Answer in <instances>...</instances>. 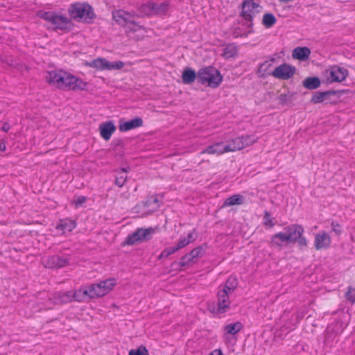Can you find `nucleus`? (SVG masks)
Returning a JSON list of instances; mask_svg holds the SVG:
<instances>
[{
	"label": "nucleus",
	"instance_id": "nucleus-1",
	"mask_svg": "<svg viewBox=\"0 0 355 355\" xmlns=\"http://www.w3.org/2000/svg\"><path fill=\"white\" fill-rule=\"evenodd\" d=\"M71 19L78 22L91 24L97 17L93 7L87 2H75L68 8Z\"/></svg>",
	"mask_w": 355,
	"mask_h": 355
},
{
	"label": "nucleus",
	"instance_id": "nucleus-2",
	"mask_svg": "<svg viewBox=\"0 0 355 355\" xmlns=\"http://www.w3.org/2000/svg\"><path fill=\"white\" fill-rule=\"evenodd\" d=\"M89 84L83 79L60 70L57 88L64 91H88Z\"/></svg>",
	"mask_w": 355,
	"mask_h": 355
},
{
	"label": "nucleus",
	"instance_id": "nucleus-3",
	"mask_svg": "<svg viewBox=\"0 0 355 355\" xmlns=\"http://www.w3.org/2000/svg\"><path fill=\"white\" fill-rule=\"evenodd\" d=\"M223 80L220 71L213 66H207L198 69V83L210 88H218Z\"/></svg>",
	"mask_w": 355,
	"mask_h": 355
},
{
	"label": "nucleus",
	"instance_id": "nucleus-4",
	"mask_svg": "<svg viewBox=\"0 0 355 355\" xmlns=\"http://www.w3.org/2000/svg\"><path fill=\"white\" fill-rule=\"evenodd\" d=\"M288 239V244L297 243L300 250L306 248L308 241L303 236L304 230L303 227L298 224H291L284 228Z\"/></svg>",
	"mask_w": 355,
	"mask_h": 355
},
{
	"label": "nucleus",
	"instance_id": "nucleus-5",
	"mask_svg": "<svg viewBox=\"0 0 355 355\" xmlns=\"http://www.w3.org/2000/svg\"><path fill=\"white\" fill-rule=\"evenodd\" d=\"M116 282L114 278H110L101 281L97 284H92L89 286V293H90V299L103 297L111 291L116 286Z\"/></svg>",
	"mask_w": 355,
	"mask_h": 355
},
{
	"label": "nucleus",
	"instance_id": "nucleus-6",
	"mask_svg": "<svg viewBox=\"0 0 355 355\" xmlns=\"http://www.w3.org/2000/svg\"><path fill=\"white\" fill-rule=\"evenodd\" d=\"M155 232V230L153 227L137 228L131 234H129L125 241L122 243V245H132L137 243L147 241L152 239L153 234Z\"/></svg>",
	"mask_w": 355,
	"mask_h": 355
},
{
	"label": "nucleus",
	"instance_id": "nucleus-7",
	"mask_svg": "<svg viewBox=\"0 0 355 355\" xmlns=\"http://www.w3.org/2000/svg\"><path fill=\"white\" fill-rule=\"evenodd\" d=\"M240 8H241V11L239 16L245 21H249L250 24L248 26V28H252V27H253L252 21L254 16L256 13L260 12L259 10L257 9L259 8H261V6L254 0H243Z\"/></svg>",
	"mask_w": 355,
	"mask_h": 355
},
{
	"label": "nucleus",
	"instance_id": "nucleus-8",
	"mask_svg": "<svg viewBox=\"0 0 355 355\" xmlns=\"http://www.w3.org/2000/svg\"><path fill=\"white\" fill-rule=\"evenodd\" d=\"M295 72L296 67L295 66L283 63L277 67L272 71L268 73V75L280 80H288L293 76Z\"/></svg>",
	"mask_w": 355,
	"mask_h": 355
},
{
	"label": "nucleus",
	"instance_id": "nucleus-9",
	"mask_svg": "<svg viewBox=\"0 0 355 355\" xmlns=\"http://www.w3.org/2000/svg\"><path fill=\"white\" fill-rule=\"evenodd\" d=\"M218 306L216 309L214 305L209 306V310L216 314L224 313L230 309V302L229 296L225 290H218L217 293Z\"/></svg>",
	"mask_w": 355,
	"mask_h": 355
},
{
	"label": "nucleus",
	"instance_id": "nucleus-10",
	"mask_svg": "<svg viewBox=\"0 0 355 355\" xmlns=\"http://www.w3.org/2000/svg\"><path fill=\"white\" fill-rule=\"evenodd\" d=\"M258 139L255 135H243L232 139L230 143L232 151L239 150L254 144Z\"/></svg>",
	"mask_w": 355,
	"mask_h": 355
},
{
	"label": "nucleus",
	"instance_id": "nucleus-11",
	"mask_svg": "<svg viewBox=\"0 0 355 355\" xmlns=\"http://www.w3.org/2000/svg\"><path fill=\"white\" fill-rule=\"evenodd\" d=\"M329 71L330 77L327 79V83L328 84L341 83L344 81L349 75V71L347 69L338 65L331 66Z\"/></svg>",
	"mask_w": 355,
	"mask_h": 355
},
{
	"label": "nucleus",
	"instance_id": "nucleus-12",
	"mask_svg": "<svg viewBox=\"0 0 355 355\" xmlns=\"http://www.w3.org/2000/svg\"><path fill=\"white\" fill-rule=\"evenodd\" d=\"M143 119L141 117L135 116V118L125 121L121 119L119 121V130L121 132H128L129 130L141 127L143 125Z\"/></svg>",
	"mask_w": 355,
	"mask_h": 355
},
{
	"label": "nucleus",
	"instance_id": "nucleus-13",
	"mask_svg": "<svg viewBox=\"0 0 355 355\" xmlns=\"http://www.w3.org/2000/svg\"><path fill=\"white\" fill-rule=\"evenodd\" d=\"M69 260L67 258L58 255L47 257L44 260V265L49 268H61L69 264Z\"/></svg>",
	"mask_w": 355,
	"mask_h": 355
},
{
	"label": "nucleus",
	"instance_id": "nucleus-14",
	"mask_svg": "<svg viewBox=\"0 0 355 355\" xmlns=\"http://www.w3.org/2000/svg\"><path fill=\"white\" fill-rule=\"evenodd\" d=\"M232 152L231 146L229 144H225L223 142H217L212 145L207 146L201 153H207L212 155H221L224 153Z\"/></svg>",
	"mask_w": 355,
	"mask_h": 355
},
{
	"label": "nucleus",
	"instance_id": "nucleus-15",
	"mask_svg": "<svg viewBox=\"0 0 355 355\" xmlns=\"http://www.w3.org/2000/svg\"><path fill=\"white\" fill-rule=\"evenodd\" d=\"M52 24L55 25L54 30H60L65 32L71 31L74 26L71 18L58 14L55 21Z\"/></svg>",
	"mask_w": 355,
	"mask_h": 355
},
{
	"label": "nucleus",
	"instance_id": "nucleus-16",
	"mask_svg": "<svg viewBox=\"0 0 355 355\" xmlns=\"http://www.w3.org/2000/svg\"><path fill=\"white\" fill-rule=\"evenodd\" d=\"M99 133L101 137L105 140L110 139L112 134L116 131V127L113 121H107L101 123L99 125Z\"/></svg>",
	"mask_w": 355,
	"mask_h": 355
},
{
	"label": "nucleus",
	"instance_id": "nucleus-17",
	"mask_svg": "<svg viewBox=\"0 0 355 355\" xmlns=\"http://www.w3.org/2000/svg\"><path fill=\"white\" fill-rule=\"evenodd\" d=\"M331 236L324 231L316 234L314 246L316 250L327 249L331 245Z\"/></svg>",
	"mask_w": 355,
	"mask_h": 355
},
{
	"label": "nucleus",
	"instance_id": "nucleus-18",
	"mask_svg": "<svg viewBox=\"0 0 355 355\" xmlns=\"http://www.w3.org/2000/svg\"><path fill=\"white\" fill-rule=\"evenodd\" d=\"M181 78L183 84L191 85L196 80L198 82V71L196 72L193 68L186 67L182 72Z\"/></svg>",
	"mask_w": 355,
	"mask_h": 355
},
{
	"label": "nucleus",
	"instance_id": "nucleus-19",
	"mask_svg": "<svg viewBox=\"0 0 355 355\" xmlns=\"http://www.w3.org/2000/svg\"><path fill=\"white\" fill-rule=\"evenodd\" d=\"M297 94L295 92H291L288 89L286 93L281 94L277 99L279 101V105L281 106H287L289 107H292L295 105V96Z\"/></svg>",
	"mask_w": 355,
	"mask_h": 355
},
{
	"label": "nucleus",
	"instance_id": "nucleus-20",
	"mask_svg": "<svg viewBox=\"0 0 355 355\" xmlns=\"http://www.w3.org/2000/svg\"><path fill=\"white\" fill-rule=\"evenodd\" d=\"M311 53L310 49L306 46H297L293 49L292 56L295 60L305 61L309 58Z\"/></svg>",
	"mask_w": 355,
	"mask_h": 355
},
{
	"label": "nucleus",
	"instance_id": "nucleus-21",
	"mask_svg": "<svg viewBox=\"0 0 355 355\" xmlns=\"http://www.w3.org/2000/svg\"><path fill=\"white\" fill-rule=\"evenodd\" d=\"M283 243H286L288 244V239L285 232H279L273 234L268 241V243L271 248H282L283 246Z\"/></svg>",
	"mask_w": 355,
	"mask_h": 355
},
{
	"label": "nucleus",
	"instance_id": "nucleus-22",
	"mask_svg": "<svg viewBox=\"0 0 355 355\" xmlns=\"http://www.w3.org/2000/svg\"><path fill=\"white\" fill-rule=\"evenodd\" d=\"M321 83L322 81L319 77L308 76L302 80V85L309 90H315L320 87Z\"/></svg>",
	"mask_w": 355,
	"mask_h": 355
},
{
	"label": "nucleus",
	"instance_id": "nucleus-23",
	"mask_svg": "<svg viewBox=\"0 0 355 355\" xmlns=\"http://www.w3.org/2000/svg\"><path fill=\"white\" fill-rule=\"evenodd\" d=\"M76 227V222L75 220L65 218L60 220V223L56 225L55 229L62 231V234H64L66 231L71 232Z\"/></svg>",
	"mask_w": 355,
	"mask_h": 355
},
{
	"label": "nucleus",
	"instance_id": "nucleus-24",
	"mask_svg": "<svg viewBox=\"0 0 355 355\" xmlns=\"http://www.w3.org/2000/svg\"><path fill=\"white\" fill-rule=\"evenodd\" d=\"M334 94L332 91H317L313 93L310 103L313 104L324 103L325 97Z\"/></svg>",
	"mask_w": 355,
	"mask_h": 355
},
{
	"label": "nucleus",
	"instance_id": "nucleus-25",
	"mask_svg": "<svg viewBox=\"0 0 355 355\" xmlns=\"http://www.w3.org/2000/svg\"><path fill=\"white\" fill-rule=\"evenodd\" d=\"M169 8V3L166 1L160 3L153 1V15H166Z\"/></svg>",
	"mask_w": 355,
	"mask_h": 355
},
{
	"label": "nucleus",
	"instance_id": "nucleus-26",
	"mask_svg": "<svg viewBox=\"0 0 355 355\" xmlns=\"http://www.w3.org/2000/svg\"><path fill=\"white\" fill-rule=\"evenodd\" d=\"M329 91H332L334 92V94L325 97L324 104L329 103L331 105H336L338 102L341 95L345 94L347 92V90L345 89H329Z\"/></svg>",
	"mask_w": 355,
	"mask_h": 355
},
{
	"label": "nucleus",
	"instance_id": "nucleus-27",
	"mask_svg": "<svg viewBox=\"0 0 355 355\" xmlns=\"http://www.w3.org/2000/svg\"><path fill=\"white\" fill-rule=\"evenodd\" d=\"M57 15L58 13L55 11H44L42 10H40L36 12V16L37 17H40L51 24L55 21Z\"/></svg>",
	"mask_w": 355,
	"mask_h": 355
},
{
	"label": "nucleus",
	"instance_id": "nucleus-28",
	"mask_svg": "<svg viewBox=\"0 0 355 355\" xmlns=\"http://www.w3.org/2000/svg\"><path fill=\"white\" fill-rule=\"evenodd\" d=\"M244 201V198L242 195L234 194L225 199L222 207H225L232 205H242Z\"/></svg>",
	"mask_w": 355,
	"mask_h": 355
},
{
	"label": "nucleus",
	"instance_id": "nucleus-29",
	"mask_svg": "<svg viewBox=\"0 0 355 355\" xmlns=\"http://www.w3.org/2000/svg\"><path fill=\"white\" fill-rule=\"evenodd\" d=\"M142 202L144 207L147 208L153 206L151 209L152 211L157 210L162 205V203H160L159 200H158L157 196L154 195L148 196Z\"/></svg>",
	"mask_w": 355,
	"mask_h": 355
},
{
	"label": "nucleus",
	"instance_id": "nucleus-30",
	"mask_svg": "<svg viewBox=\"0 0 355 355\" xmlns=\"http://www.w3.org/2000/svg\"><path fill=\"white\" fill-rule=\"evenodd\" d=\"M275 61V58H271L269 60H266L264 62L261 63L259 69L257 71V74L259 78H265V73L268 75L269 73L268 69L272 67V63Z\"/></svg>",
	"mask_w": 355,
	"mask_h": 355
},
{
	"label": "nucleus",
	"instance_id": "nucleus-31",
	"mask_svg": "<svg viewBox=\"0 0 355 355\" xmlns=\"http://www.w3.org/2000/svg\"><path fill=\"white\" fill-rule=\"evenodd\" d=\"M153 1H148L139 8V17L153 15Z\"/></svg>",
	"mask_w": 355,
	"mask_h": 355
},
{
	"label": "nucleus",
	"instance_id": "nucleus-32",
	"mask_svg": "<svg viewBox=\"0 0 355 355\" xmlns=\"http://www.w3.org/2000/svg\"><path fill=\"white\" fill-rule=\"evenodd\" d=\"M89 286L87 288L85 289L84 291L80 289V290H76L72 291V298L73 301H76L78 302H83L87 297H88L90 299V293H89Z\"/></svg>",
	"mask_w": 355,
	"mask_h": 355
},
{
	"label": "nucleus",
	"instance_id": "nucleus-33",
	"mask_svg": "<svg viewBox=\"0 0 355 355\" xmlns=\"http://www.w3.org/2000/svg\"><path fill=\"white\" fill-rule=\"evenodd\" d=\"M208 248V245L207 243H205L191 250L188 255H192V257H195V259L201 258L204 257L206 253V250Z\"/></svg>",
	"mask_w": 355,
	"mask_h": 355
},
{
	"label": "nucleus",
	"instance_id": "nucleus-34",
	"mask_svg": "<svg viewBox=\"0 0 355 355\" xmlns=\"http://www.w3.org/2000/svg\"><path fill=\"white\" fill-rule=\"evenodd\" d=\"M113 19L115 21L122 26H125L127 25V19L125 15H127V12L123 10H119L112 12Z\"/></svg>",
	"mask_w": 355,
	"mask_h": 355
},
{
	"label": "nucleus",
	"instance_id": "nucleus-35",
	"mask_svg": "<svg viewBox=\"0 0 355 355\" xmlns=\"http://www.w3.org/2000/svg\"><path fill=\"white\" fill-rule=\"evenodd\" d=\"M277 21V18L273 13L266 12L263 16L261 23L266 28H269L273 26Z\"/></svg>",
	"mask_w": 355,
	"mask_h": 355
},
{
	"label": "nucleus",
	"instance_id": "nucleus-36",
	"mask_svg": "<svg viewBox=\"0 0 355 355\" xmlns=\"http://www.w3.org/2000/svg\"><path fill=\"white\" fill-rule=\"evenodd\" d=\"M243 327V325L240 322L230 323L225 326V331L230 334L234 335L240 331Z\"/></svg>",
	"mask_w": 355,
	"mask_h": 355
},
{
	"label": "nucleus",
	"instance_id": "nucleus-37",
	"mask_svg": "<svg viewBox=\"0 0 355 355\" xmlns=\"http://www.w3.org/2000/svg\"><path fill=\"white\" fill-rule=\"evenodd\" d=\"M237 53L238 49L234 44H228L223 49V56L227 59L236 56Z\"/></svg>",
	"mask_w": 355,
	"mask_h": 355
},
{
	"label": "nucleus",
	"instance_id": "nucleus-38",
	"mask_svg": "<svg viewBox=\"0 0 355 355\" xmlns=\"http://www.w3.org/2000/svg\"><path fill=\"white\" fill-rule=\"evenodd\" d=\"M60 76V71H49L48 76H46V80L50 85H54L57 87Z\"/></svg>",
	"mask_w": 355,
	"mask_h": 355
},
{
	"label": "nucleus",
	"instance_id": "nucleus-39",
	"mask_svg": "<svg viewBox=\"0 0 355 355\" xmlns=\"http://www.w3.org/2000/svg\"><path fill=\"white\" fill-rule=\"evenodd\" d=\"M58 299L62 304H68L73 302L72 291L60 292L58 293Z\"/></svg>",
	"mask_w": 355,
	"mask_h": 355
},
{
	"label": "nucleus",
	"instance_id": "nucleus-40",
	"mask_svg": "<svg viewBox=\"0 0 355 355\" xmlns=\"http://www.w3.org/2000/svg\"><path fill=\"white\" fill-rule=\"evenodd\" d=\"M191 262L189 261V259H188V253H187L186 254H184V256H182L180 259V261H173V263H171V268L172 269H175L177 270L178 269V267H181V268H183V267H185L186 266H187L188 264H189Z\"/></svg>",
	"mask_w": 355,
	"mask_h": 355
},
{
	"label": "nucleus",
	"instance_id": "nucleus-41",
	"mask_svg": "<svg viewBox=\"0 0 355 355\" xmlns=\"http://www.w3.org/2000/svg\"><path fill=\"white\" fill-rule=\"evenodd\" d=\"M110 145L112 146L114 151L122 150L125 148V140L120 138L114 139Z\"/></svg>",
	"mask_w": 355,
	"mask_h": 355
},
{
	"label": "nucleus",
	"instance_id": "nucleus-42",
	"mask_svg": "<svg viewBox=\"0 0 355 355\" xmlns=\"http://www.w3.org/2000/svg\"><path fill=\"white\" fill-rule=\"evenodd\" d=\"M238 279L235 275L230 276L225 282V286H229L232 291H235L238 286Z\"/></svg>",
	"mask_w": 355,
	"mask_h": 355
},
{
	"label": "nucleus",
	"instance_id": "nucleus-43",
	"mask_svg": "<svg viewBox=\"0 0 355 355\" xmlns=\"http://www.w3.org/2000/svg\"><path fill=\"white\" fill-rule=\"evenodd\" d=\"M108 60L104 58H98L96 59V69L98 70H107Z\"/></svg>",
	"mask_w": 355,
	"mask_h": 355
},
{
	"label": "nucleus",
	"instance_id": "nucleus-44",
	"mask_svg": "<svg viewBox=\"0 0 355 355\" xmlns=\"http://www.w3.org/2000/svg\"><path fill=\"white\" fill-rule=\"evenodd\" d=\"M128 355H150L148 349L144 345L139 346L137 349H132L129 351Z\"/></svg>",
	"mask_w": 355,
	"mask_h": 355
},
{
	"label": "nucleus",
	"instance_id": "nucleus-45",
	"mask_svg": "<svg viewBox=\"0 0 355 355\" xmlns=\"http://www.w3.org/2000/svg\"><path fill=\"white\" fill-rule=\"evenodd\" d=\"M178 251V250L175 246L166 248L160 253L157 258L159 260H161L163 258H167Z\"/></svg>",
	"mask_w": 355,
	"mask_h": 355
},
{
	"label": "nucleus",
	"instance_id": "nucleus-46",
	"mask_svg": "<svg viewBox=\"0 0 355 355\" xmlns=\"http://www.w3.org/2000/svg\"><path fill=\"white\" fill-rule=\"evenodd\" d=\"M273 218L271 216L270 213L265 210L263 215V225L266 227H272L275 226V223L272 222Z\"/></svg>",
	"mask_w": 355,
	"mask_h": 355
},
{
	"label": "nucleus",
	"instance_id": "nucleus-47",
	"mask_svg": "<svg viewBox=\"0 0 355 355\" xmlns=\"http://www.w3.org/2000/svg\"><path fill=\"white\" fill-rule=\"evenodd\" d=\"M126 181H127V176L124 175L122 173L119 175V173L118 172L117 175L116 176V178H115L114 184L116 186H118L119 187H122L125 184Z\"/></svg>",
	"mask_w": 355,
	"mask_h": 355
},
{
	"label": "nucleus",
	"instance_id": "nucleus-48",
	"mask_svg": "<svg viewBox=\"0 0 355 355\" xmlns=\"http://www.w3.org/2000/svg\"><path fill=\"white\" fill-rule=\"evenodd\" d=\"M252 33H254L253 27H252V28H249V30L247 32H244L243 33H241V29L240 28H237L233 32V35L235 37H238L239 36L242 37H246L249 34Z\"/></svg>",
	"mask_w": 355,
	"mask_h": 355
},
{
	"label": "nucleus",
	"instance_id": "nucleus-49",
	"mask_svg": "<svg viewBox=\"0 0 355 355\" xmlns=\"http://www.w3.org/2000/svg\"><path fill=\"white\" fill-rule=\"evenodd\" d=\"M124 66V63L122 61H116V62H109L108 61V67L107 68V70H116V69H121V68H123Z\"/></svg>",
	"mask_w": 355,
	"mask_h": 355
},
{
	"label": "nucleus",
	"instance_id": "nucleus-50",
	"mask_svg": "<svg viewBox=\"0 0 355 355\" xmlns=\"http://www.w3.org/2000/svg\"><path fill=\"white\" fill-rule=\"evenodd\" d=\"M189 243H190V241H187V238L184 237V238L180 239V240L178 241L177 245H175V247L177 248L178 250H179L184 248L185 246H187Z\"/></svg>",
	"mask_w": 355,
	"mask_h": 355
},
{
	"label": "nucleus",
	"instance_id": "nucleus-51",
	"mask_svg": "<svg viewBox=\"0 0 355 355\" xmlns=\"http://www.w3.org/2000/svg\"><path fill=\"white\" fill-rule=\"evenodd\" d=\"M355 291L354 288H352L351 286H349L348 288V291L345 293V297H346V299L349 301L352 304H354L355 303V294L354 295H352L351 294V291Z\"/></svg>",
	"mask_w": 355,
	"mask_h": 355
},
{
	"label": "nucleus",
	"instance_id": "nucleus-52",
	"mask_svg": "<svg viewBox=\"0 0 355 355\" xmlns=\"http://www.w3.org/2000/svg\"><path fill=\"white\" fill-rule=\"evenodd\" d=\"M87 200V198L83 196H78L76 199H73L74 205L76 207L81 206Z\"/></svg>",
	"mask_w": 355,
	"mask_h": 355
},
{
	"label": "nucleus",
	"instance_id": "nucleus-53",
	"mask_svg": "<svg viewBox=\"0 0 355 355\" xmlns=\"http://www.w3.org/2000/svg\"><path fill=\"white\" fill-rule=\"evenodd\" d=\"M331 225L332 227V231H334L336 234L340 235L341 234L342 230L340 224H338L336 221H332Z\"/></svg>",
	"mask_w": 355,
	"mask_h": 355
},
{
	"label": "nucleus",
	"instance_id": "nucleus-54",
	"mask_svg": "<svg viewBox=\"0 0 355 355\" xmlns=\"http://www.w3.org/2000/svg\"><path fill=\"white\" fill-rule=\"evenodd\" d=\"M197 238L196 230L193 229L187 235V241H190V243L193 242Z\"/></svg>",
	"mask_w": 355,
	"mask_h": 355
},
{
	"label": "nucleus",
	"instance_id": "nucleus-55",
	"mask_svg": "<svg viewBox=\"0 0 355 355\" xmlns=\"http://www.w3.org/2000/svg\"><path fill=\"white\" fill-rule=\"evenodd\" d=\"M218 290H225L226 291L227 295L229 296V294L233 293L234 291H232V289L230 288L229 286H220Z\"/></svg>",
	"mask_w": 355,
	"mask_h": 355
},
{
	"label": "nucleus",
	"instance_id": "nucleus-56",
	"mask_svg": "<svg viewBox=\"0 0 355 355\" xmlns=\"http://www.w3.org/2000/svg\"><path fill=\"white\" fill-rule=\"evenodd\" d=\"M125 17L127 19V24H136V22L135 21L131 20L132 15L130 13L127 12V15H125Z\"/></svg>",
	"mask_w": 355,
	"mask_h": 355
},
{
	"label": "nucleus",
	"instance_id": "nucleus-57",
	"mask_svg": "<svg viewBox=\"0 0 355 355\" xmlns=\"http://www.w3.org/2000/svg\"><path fill=\"white\" fill-rule=\"evenodd\" d=\"M85 65L96 69V59L93 60L91 62L86 61L85 63Z\"/></svg>",
	"mask_w": 355,
	"mask_h": 355
},
{
	"label": "nucleus",
	"instance_id": "nucleus-58",
	"mask_svg": "<svg viewBox=\"0 0 355 355\" xmlns=\"http://www.w3.org/2000/svg\"><path fill=\"white\" fill-rule=\"evenodd\" d=\"M10 128V125L7 122H5L3 123L2 127H1V130L3 131V132H8Z\"/></svg>",
	"mask_w": 355,
	"mask_h": 355
},
{
	"label": "nucleus",
	"instance_id": "nucleus-59",
	"mask_svg": "<svg viewBox=\"0 0 355 355\" xmlns=\"http://www.w3.org/2000/svg\"><path fill=\"white\" fill-rule=\"evenodd\" d=\"M130 171V168L129 166H127V167H122L120 168V171H119V175L120 174H123L124 173H128Z\"/></svg>",
	"mask_w": 355,
	"mask_h": 355
},
{
	"label": "nucleus",
	"instance_id": "nucleus-60",
	"mask_svg": "<svg viewBox=\"0 0 355 355\" xmlns=\"http://www.w3.org/2000/svg\"><path fill=\"white\" fill-rule=\"evenodd\" d=\"M6 149V143L3 140H1L0 141V151L1 152H4Z\"/></svg>",
	"mask_w": 355,
	"mask_h": 355
},
{
	"label": "nucleus",
	"instance_id": "nucleus-61",
	"mask_svg": "<svg viewBox=\"0 0 355 355\" xmlns=\"http://www.w3.org/2000/svg\"><path fill=\"white\" fill-rule=\"evenodd\" d=\"M212 353L214 355H223L222 350L220 349H215Z\"/></svg>",
	"mask_w": 355,
	"mask_h": 355
},
{
	"label": "nucleus",
	"instance_id": "nucleus-62",
	"mask_svg": "<svg viewBox=\"0 0 355 355\" xmlns=\"http://www.w3.org/2000/svg\"><path fill=\"white\" fill-rule=\"evenodd\" d=\"M188 259L191 263H196L195 257H192V255H188Z\"/></svg>",
	"mask_w": 355,
	"mask_h": 355
},
{
	"label": "nucleus",
	"instance_id": "nucleus-63",
	"mask_svg": "<svg viewBox=\"0 0 355 355\" xmlns=\"http://www.w3.org/2000/svg\"><path fill=\"white\" fill-rule=\"evenodd\" d=\"M210 355H214V354L213 353H211V354H210Z\"/></svg>",
	"mask_w": 355,
	"mask_h": 355
}]
</instances>
